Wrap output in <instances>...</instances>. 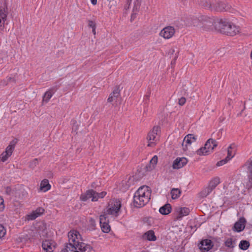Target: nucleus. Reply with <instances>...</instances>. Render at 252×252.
Instances as JSON below:
<instances>
[{"mask_svg": "<svg viewBox=\"0 0 252 252\" xmlns=\"http://www.w3.org/2000/svg\"><path fill=\"white\" fill-rule=\"evenodd\" d=\"M68 243L61 252H94L92 247L82 242L81 235L77 230L68 233Z\"/></svg>", "mask_w": 252, "mask_h": 252, "instance_id": "1", "label": "nucleus"}, {"mask_svg": "<svg viewBox=\"0 0 252 252\" xmlns=\"http://www.w3.org/2000/svg\"><path fill=\"white\" fill-rule=\"evenodd\" d=\"M199 5L202 8L214 12H235V9L225 0H201Z\"/></svg>", "mask_w": 252, "mask_h": 252, "instance_id": "2", "label": "nucleus"}, {"mask_svg": "<svg viewBox=\"0 0 252 252\" xmlns=\"http://www.w3.org/2000/svg\"><path fill=\"white\" fill-rule=\"evenodd\" d=\"M216 30L222 34L234 36L241 32V29L229 19L222 18L218 21L216 25Z\"/></svg>", "mask_w": 252, "mask_h": 252, "instance_id": "3", "label": "nucleus"}, {"mask_svg": "<svg viewBox=\"0 0 252 252\" xmlns=\"http://www.w3.org/2000/svg\"><path fill=\"white\" fill-rule=\"evenodd\" d=\"M151 189L148 186H143L140 187L133 196L134 205L137 208L144 206L151 199Z\"/></svg>", "mask_w": 252, "mask_h": 252, "instance_id": "4", "label": "nucleus"}, {"mask_svg": "<svg viewBox=\"0 0 252 252\" xmlns=\"http://www.w3.org/2000/svg\"><path fill=\"white\" fill-rule=\"evenodd\" d=\"M121 206V202L119 199H111L108 203L106 213L108 215L117 217L119 216Z\"/></svg>", "mask_w": 252, "mask_h": 252, "instance_id": "5", "label": "nucleus"}, {"mask_svg": "<svg viewBox=\"0 0 252 252\" xmlns=\"http://www.w3.org/2000/svg\"><path fill=\"white\" fill-rule=\"evenodd\" d=\"M220 19H217L215 17H208L202 15L200 17L199 20L202 22L203 27L206 30H211L214 28L216 30V25Z\"/></svg>", "mask_w": 252, "mask_h": 252, "instance_id": "6", "label": "nucleus"}, {"mask_svg": "<svg viewBox=\"0 0 252 252\" xmlns=\"http://www.w3.org/2000/svg\"><path fill=\"white\" fill-rule=\"evenodd\" d=\"M159 132L160 127L158 126H154L152 129L149 132L147 136L148 141V146L154 147L156 145L159 139Z\"/></svg>", "mask_w": 252, "mask_h": 252, "instance_id": "7", "label": "nucleus"}, {"mask_svg": "<svg viewBox=\"0 0 252 252\" xmlns=\"http://www.w3.org/2000/svg\"><path fill=\"white\" fill-rule=\"evenodd\" d=\"M7 6L5 2L1 3L0 5V33L5 28V22L6 20L8 11Z\"/></svg>", "mask_w": 252, "mask_h": 252, "instance_id": "8", "label": "nucleus"}, {"mask_svg": "<svg viewBox=\"0 0 252 252\" xmlns=\"http://www.w3.org/2000/svg\"><path fill=\"white\" fill-rule=\"evenodd\" d=\"M190 213V210L187 207H181L177 209L172 214L173 220L174 221L181 220L183 217L188 216Z\"/></svg>", "mask_w": 252, "mask_h": 252, "instance_id": "9", "label": "nucleus"}, {"mask_svg": "<svg viewBox=\"0 0 252 252\" xmlns=\"http://www.w3.org/2000/svg\"><path fill=\"white\" fill-rule=\"evenodd\" d=\"M175 29L174 27L168 26L164 28L159 32V35L165 39L172 38L175 34Z\"/></svg>", "mask_w": 252, "mask_h": 252, "instance_id": "10", "label": "nucleus"}, {"mask_svg": "<svg viewBox=\"0 0 252 252\" xmlns=\"http://www.w3.org/2000/svg\"><path fill=\"white\" fill-rule=\"evenodd\" d=\"M243 167L247 170L248 182L247 186L248 188H252V158H250L244 164Z\"/></svg>", "mask_w": 252, "mask_h": 252, "instance_id": "11", "label": "nucleus"}, {"mask_svg": "<svg viewBox=\"0 0 252 252\" xmlns=\"http://www.w3.org/2000/svg\"><path fill=\"white\" fill-rule=\"evenodd\" d=\"M213 246L212 241L209 239L202 240L198 245L199 248L202 252H208Z\"/></svg>", "mask_w": 252, "mask_h": 252, "instance_id": "12", "label": "nucleus"}, {"mask_svg": "<svg viewBox=\"0 0 252 252\" xmlns=\"http://www.w3.org/2000/svg\"><path fill=\"white\" fill-rule=\"evenodd\" d=\"M197 137L193 134L187 135L183 141L182 147L184 151L188 150V145H190L192 143L196 141Z\"/></svg>", "mask_w": 252, "mask_h": 252, "instance_id": "13", "label": "nucleus"}, {"mask_svg": "<svg viewBox=\"0 0 252 252\" xmlns=\"http://www.w3.org/2000/svg\"><path fill=\"white\" fill-rule=\"evenodd\" d=\"M246 222V220L244 218L242 217L240 218L239 220L235 223L232 228L233 230L237 232L243 231L245 227Z\"/></svg>", "mask_w": 252, "mask_h": 252, "instance_id": "14", "label": "nucleus"}, {"mask_svg": "<svg viewBox=\"0 0 252 252\" xmlns=\"http://www.w3.org/2000/svg\"><path fill=\"white\" fill-rule=\"evenodd\" d=\"M188 162L185 158H177L173 162L172 167L173 169H178L184 167Z\"/></svg>", "mask_w": 252, "mask_h": 252, "instance_id": "15", "label": "nucleus"}, {"mask_svg": "<svg viewBox=\"0 0 252 252\" xmlns=\"http://www.w3.org/2000/svg\"><path fill=\"white\" fill-rule=\"evenodd\" d=\"M120 87H116L113 91L110 94L107 99V102L111 103L114 101H116L117 98L120 96Z\"/></svg>", "mask_w": 252, "mask_h": 252, "instance_id": "16", "label": "nucleus"}, {"mask_svg": "<svg viewBox=\"0 0 252 252\" xmlns=\"http://www.w3.org/2000/svg\"><path fill=\"white\" fill-rule=\"evenodd\" d=\"M95 196V191L93 189L88 190L84 194H82L80 196L81 200L85 201L89 199H93V197Z\"/></svg>", "mask_w": 252, "mask_h": 252, "instance_id": "17", "label": "nucleus"}, {"mask_svg": "<svg viewBox=\"0 0 252 252\" xmlns=\"http://www.w3.org/2000/svg\"><path fill=\"white\" fill-rule=\"evenodd\" d=\"M44 212V209L43 208L39 207L36 210L33 211L31 214L28 215L29 219L33 220L43 214Z\"/></svg>", "mask_w": 252, "mask_h": 252, "instance_id": "18", "label": "nucleus"}, {"mask_svg": "<svg viewBox=\"0 0 252 252\" xmlns=\"http://www.w3.org/2000/svg\"><path fill=\"white\" fill-rule=\"evenodd\" d=\"M52 244H55V242L50 240H45L42 242V247L43 249L46 251V252H52L53 251Z\"/></svg>", "mask_w": 252, "mask_h": 252, "instance_id": "19", "label": "nucleus"}, {"mask_svg": "<svg viewBox=\"0 0 252 252\" xmlns=\"http://www.w3.org/2000/svg\"><path fill=\"white\" fill-rule=\"evenodd\" d=\"M142 239L150 241H155L157 240L156 236L153 230H150L145 232L142 235Z\"/></svg>", "mask_w": 252, "mask_h": 252, "instance_id": "20", "label": "nucleus"}, {"mask_svg": "<svg viewBox=\"0 0 252 252\" xmlns=\"http://www.w3.org/2000/svg\"><path fill=\"white\" fill-rule=\"evenodd\" d=\"M57 90V88H52L47 91L43 96L42 102H48Z\"/></svg>", "mask_w": 252, "mask_h": 252, "instance_id": "21", "label": "nucleus"}, {"mask_svg": "<svg viewBox=\"0 0 252 252\" xmlns=\"http://www.w3.org/2000/svg\"><path fill=\"white\" fill-rule=\"evenodd\" d=\"M218 145V142L212 138L209 139L205 144V146L209 151H212Z\"/></svg>", "mask_w": 252, "mask_h": 252, "instance_id": "22", "label": "nucleus"}, {"mask_svg": "<svg viewBox=\"0 0 252 252\" xmlns=\"http://www.w3.org/2000/svg\"><path fill=\"white\" fill-rule=\"evenodd\" d=\"M158 158L157 156H154L150 160L149 164L146 167L147 171H151L155 169L158 162Z\"/></svg>", "mask_w": 252, "mask_h": 252, "instance_id": "23", "label": "nucleus"}, {"mask_svg": "<svg viewBox=\"0 0 252 252\" xmlns=\"http://www.w3.org/2000/svg\"><path fill=\"white\" fill-rule=\"evenodd\" d=\"M51 185L49 183L48 180L43 179L40 183V190L43 192H46L50 189Z\"/></svg>", "mask_w": 252, "mask_h": 252, "instance_id": "24", "label": "nucleus"}, {"mask_svg": "<svg viewBox=\"0 0 252 252\" xmlns=\"http://www.w3.org/2000/svg\"><path fill=\"white\" fill-rule=\"evenodd\" d=\"M172 210L171 206L167 203L160 208L159 212L162 215H166L171 213Z\"/></svg>", "mask_w": 252, "mask_h": 252, "instance_id": "25", "label": "nucleus"}, {"mask_svg": "<svg viewBox=\"0 0 252 252\" xmlns=\"http://www.w3.org/2000/svg\"><path fill=\"white\" fill-rule=\"evenodd\" d=\"M220 178L218 177H215L212 180L210 181L209 185L207 187H208L209 190L212 191L220 184Z\"/></svg>", "mask_w": 252, "mask_h": 252, "instance_id": "26", "label": "nucleus"}, {"mask_svg": "<svg viewBox=\"0 0 252 252\" xmlns=\"http://www.w3.org/2000/svg\"><path fill=\"white\" fill-rule=\"evenodd\" d=\"M236 145L235 144H231L229 145L227 149V156L226 157L230 160L235 155L234 150L236 149Z\"/></svg>", "mask_w": 252, "mask_h": 252, "instance_id": "27", "label": "nucleus"}, {"mask_svg": "<svg viewBox=\"0 0 252 252\" xmlns=\"http://www.w3.org/2000/svg\"><path fill=\"white\" fill-rule=\"evenodd\" d=\"M224 245L227 248L233 249L236 245V239L228 238L225 240Z\"/></svg>", "mask_w": 252, "mask_h": 252, "instance_id": "28", "label": "nucleus"}, {"mask_svg": "<svg viewBox=\"0 0 252 252\" xmlns=\"http://www.w3.org/2000/svg\"><path fill=\"white\" fill-rule=\"evenodd\" d=\"M181 194V191L179 189L173 188L171 190V197L173 199L179 198Z\"/></svg>", "mask_w": 252, "mask_h": 252, "instance_id": "29", "label": "nucleus"}, {"mask_svg": "<svg viewBox=\"0 0 252 252\" xmlns=\"http://www.w3.org/2000/svg\"><path fill=\"white\" fill-rule=\"evenodd\" d=\"M239 248L242 250H246L250 247V242L247 240H242L239 245Z\"/></svg>", "mask_w": 252, "mask_h": 252, "instance_id": "30", "label": "nucleus"}, {"mask_svg": "<svg viewBox=\"0 0 252 252\" xmlns=\"http://www.w3.org/2000/svg\"><path fill=\"white\" fill-rule=\"evenodd\" d=\"M108 214L107 213L105 212L104 214L101 215L99 217V221H100V224H105V223H108L109 222V219L107 217Z\"/></svg>", "mask_w": 252, "mask_h": 252, "instance_id": "31", "label": "nucleus"}, {"mask_svg": "<svg viewBox=\"0 0 252 252\" xmlns=\"http://www.w3.org/2000/svg\"><path fill=\"white\" fill-rule=\"evenodd\" d=\"M106 194L107 193L106 191H102L100 193H98L95 191V196L93 197V199H92V201H96L99 198H103L106 195Z\"/></svg>", "mask_w": 252, "mask_h": 252, "instance_id": "32", "label": "nucleus"}, {"mask_svg": "<svg viewBox=\"0 0 252 252\" xmlns=\"http://www.w3.org/2000/svg\"><path fill=\"white\" fill-rule=\"evenodd\" d=\"M100 225L102 231L104 233H108L110 231L111 227L109 224V222L105 223V224H100Z\"/></svg>", "mask_w": 252, "mask_h": 252, "instance_id": "33", "label": "nucleus"}, {"mask_svg": "<svg viewBox=\"0 0 252 252\" xmlns=\"http://www.w3.org/2000/svg\"><path fill=\"white\" fill-rule=\"evenodd\" d=\"M11 82L14 83L16 82V79L15 77L7 76L6 77V80H3L1 81V83L3 85H7L8 83Z\"/></svg>", "mask_w": 252, "mask_h": 252, "instance_id": "34", "label": "nucleus"}, {"mask_svg": "<svg viewBox=\"0 0 252 252\" xmlns=\"http://www.w3.org/2000/svg\"><path fill=\"white\" fill-rule=\"evenodd\" d=\"M209 152L210 151L207 150L205 146L204 147L200 148L196 151L197 155L199 156L207 155Z\"/></svg>", "mask_w": 252, "mask_h": 252, "instance_id": "35", "label": "nucleus"}, {"mask_svg": "<svg viewBox=\"0 0 252 252\" xmlns=\"http://www.w3.org/2000/svg\"><path fill=\"white\" fill-rule=\"evenodd\" d=\"M10 157L8 154L3 152L0 155V162H5Z\"/></svg>", "mask_w": 252, "mask_h": 252, "instance_id": "36", "label": "nucleus"}, {"mask_svg": "<svg viewBox=\"0 0 252 252\" xmlns=\"http://www.w3.org/2000/svg\"><path fill=\"white\" fill-rule=\"evenodd\" d=\"M211 192L212 190H209L208 187H207L206 189L201 191L200 194L202 197H205L209 195Z\"/></svg>", "mask_w": 252, "mask_h": 252, "instance_id": "37", "label": "nucleus"}, {"mask_svg": "<svg viewBox=\"0 0 252 252\" xmlns=\"http://www.w3.org/2000/svg\"><path fill=\"white\" fill-rule=\"evenodd\" d=\"M6 229L4 227L0 224V239L3 238L6 234Z\"/></svg>", "mask_w": 252, "mask_h": 252, "instance_id": "38", "label": "nucleus"}, {"mask_svg": "<svg viewBox=\"0 0 252 252\" xmlns=\"http://www.w3.org/2000/svg\"><path fill=\"white\" fill-rule=\"evenodd\" d=\"M38 164V161L37 158H34L33 160L30 162L29 167L33 169Z\"/></svg>", "mask_w": 252, "mask_h": 252, "instance_id": "39", "label": "nucleus"}, {"mask_svg": "<svg viewBox=\"0 0 252 252\" xmlns=\"http://www.w3.org/2000/svg\"><path fill=\"white\" fill-rule=\"evenodd\" d=\"M14 149L13 147H11L10 146H8L5 149V151H4L5 153L8 154L10 156L12 155Z\"/></svg>", "mask_w": 252, "mask_h": 252, "instance_id": "40", "label": "nucleus"}, {"mask_svg": "<svg viewBox=\"0 0 252 252\" xmlns=\"http://www.w3.org/2000/svg\"><path fill=\"white\" fill-rule=\"evenodd\" d=\"M229 160L228 159H227L226 158H225V159L221 160L218 161L216 165L217 166H222V165L225 164V163H226Z\"/></svg>", "mask_w": 252, "mask_h": 252, "instance_id": "41", "label": "nucleus"}, {"mask_svg": "<svg viewBox=\"0 0 252 252\" xmlns=\"http://www.w3.org/2000/svg\"><path fill=\"white\" fill-rule=\"evenodd\" d=\"M186 98L185 97H182L178 99V104L180 106H183L186 102Z\"/></svg>", "mask_w": 252, "mask_h": 252, "instance_id": "42", "label": "nucleus"}, {"mask_svg": "<svg viewBox=\"0 0 252 252\" xmlns=\"http://www.w3.org/2000/svg\"><path fill=\"white\" fill-rule=\"evenodd\" d=\"M88 27L93 29L96 28V24L92 20H88Z\"/></svg>", "mask_w": 252, "mask_h": 252, "instance_id": "43", "label": "nucleus"}, {"mask_svg": "<svg viewBox=\"0 0 252 252\" xmlns=\"http://www.w3.org/2000/svg\"><path fill=\"white\" fill-rule=\"evenodd\" d=\"M18 139L17 138H14L9 143V146H10V147H13L14 149L15 148V145L18 142Z\"/></svg>", "mask_w": 252, "mask_h": 252, "instance_id": "44", "label": "nucleus"}, {"mask_svg": "<svg viewBox=\"0 0 252 252\" xmlns=\"http://www.w3.org/2000/svg\"><path fill=\"white\" fill-rule=\"evenodd\" d=\"M4 208L3 199L0 197V211H2Z\"/></svg>", "mask_w": 252, "mask_h": 252, "instance_id": "45", "label": "nucleus"}, {"mask_svg": "<svg viewBox=\"0 0 252 252\" xmlns=\"http://www.w3.org/2000/svg\"><path fill=\"white\" fill-rule=\"evenodd\" d=\"M5 191L7 195H10L12 192L11 188L10 187H6L5 189Z\"/></svg>", "mask_w": 252, "mask_h": 252, "instance_id": "46", "label": "nucleus"}, {"mask_svg": "<svg viewBox=\"0 0 252 252\" xmlns=\"http://www.w3.org/2000/svg\"><path fill=\"white\" fill-rule=\"evenodd\" d=\"M89 222H90V223L92 226V228L93 229L94 228V226H95V221H94V220L92 219V218H91L90 219V220H89Z\"/></svg>", "mask_w": 252, "mask_h": 252, "instance_id": "47", "label": "nucleus"}, {"mask_svg": "<svg viewBox=\"0 0 252 252\" xmlns=\"http://www.w3.org/2000/svg\"><path fill=\"white\" fill-rule=\"evenodd\" d=\"M150 93H148V94H146L145 95H144V100L147 102V101H148L149 100V99H150Z\"/></svg>", "mask_w": 252, "mask_h": 252, "instance_id": "48", "label": "nucleus"}, {"mask_svg": "<svg viewBox=\"0 0 252 252\" xmlns=\"http://www.w3.org/2000/svg\"><path fill=\"white\" fill-rule=\"evenodd\" d=\"M137 3H136V2H134V7H133V11L134 10H136L137 11V7H139L140 3H139V2L138 1V0H137Z\"/></svg>", "mask_w": 252, "mask_h": 252, "instance_id": "49", "label": "nucleus"}, {"mask_svg": "<svg viewBox=\"0 0 252 252\" xmlns=\"http://www.w3.org/2000/svg\"><path fill=\"white\" fill-rule=\"evenodd\" d=\"M132 0H126V5H128L127 9H129L131 4Z\"/></svg>", "mask_w": 252, "mask_h": 252, "instance_id": "50", "label": "nucleus"}, {"mask_svg": "<svg viewBox=\"0 0 252 252\" xmlns=\"http://www.w3.org/2000/svg\"><path fill=\"white\" fill-rule=\"evenodd\" d=\"M227 104L228 105L230 106L232 104V100L230 98H228Z\"/></svg>", "mask_w": 252, "mask_h": 252, "instance_id": "51", "label": "nucleus"}, {"mask_svg": "<svg viewBox=\"0 0 252 252\" xmlns=\"http://www.w3.org/2000/svg\"><path fill=\"white\" fill-rule=\"evenodd\" d=\"M92 3L93 5H96L97 3V0H91Z\"/></svg>", "mask_w": 252, "mask_h": 252, "instance_id": "52", "label": "nucleus"}, {"mask_svg": "<svg viewBox=\"0 0 252 252\" xmlns=\"http://www.w3.org/2000/svg\"><path fill=\"white\" fill-rule=\"evenodd\" d=\"M95 29L96 28H94L92 29V32L94 35L96 34Z\"/></svg>", "mask_w": 252, "mask_h": 252, "instance_id": "53", "label": "nucleus"}, {"mask_svg": "<svg viewBox=\"0 0 252 252\" xmlns=\"http://www.w3.org/2000/svg\"><path fill=\"white\" fill-rule=\"evenodd\" d=\"M246 108V107H245V102L244 103V108L243 109V110L241 111V112L240 113V115H241L242 114V112Z\"/></svg>", "mask_w": 252, "mask_h": 252, "instance_id": "54", "label": "nucleus"}, {"mask_svg": "<svg viewBox=\"0 0 252 252\" xmlns=\"http://www.w3.org/2000/svg\"><path fill=\"white\" fill-rule=\"evenodd\" d=\"M72 129H73V130L74 129L75 131H77V129H78V126H77L75 128H74V127H73Z\"/></svg>", "mask_w": 252, "mask_h": 252, "instance_id": "55", "label": "nucleus"}, {"mask_svg": "<svg viewBox=\"0 0 252 252\" xmlns=\"http://www.w3.org/2000/svg\"><path fill=\"white\" fill-rule=\"evenodd\" d=\"M127 7H128V5H126H126H125V9H127Z\"/></svg>", "mask_w": 252, "mask_h": 252, "instance_id": "56", "label": "nucleus"}, {"mask_svg": "<svg viewBox=\"0 0 252 252\" xmlns=\"http://www.w3.org/2000/svg\"><path fill=\"white\" fill-rule=\"evenodd\" d=\"M187 0H182V1L184 3H185V2H186Z\"/></svg>", "mask_w": 252, "mask_h": 252, "instance_id": "57", "label": "nucleus"}, {"mask_svg": "<svg viewBox=\"0 0 252 252\" xmlns=\"http://www.w3.org/2000/svg\"><path fill=\"white\" fill-rule=\"evenodd\" d=\"M112 5H109V9L112 8Z\"/></svg>", "mask_w": 252, "mask_h": 252, "instance_id": "58", "label": "nucleus"}, {"mask_svg": "<svg viewBox=\"0 0 252 252\" xmlns=\"http://www.w3.org/2000/svg\"><path fill=\"white\" fill-rule=\"evenodd\" d=\"M134 16V14H132L131 15V18H133Z\"/></svg>", "mask_w": 252, "mask_h": 252, "instance_id": "59", "label": "nucleus"}, {"mask_svg": "<svg viewBox=\"0 0 252 252\" xmlns=\"http://www.w3.org/2000/svg\"><path fill=\"white\" fill-rule=\"evenodd\" d=\"M251 57L252 59V50L251 54Z\"/></svg>", "mask_w": 252, "mask_h": 252, "instance_id": "60", "label": "nucleus"}, {"mask_svg": "<svg viewBox=\"0 0 252 252\" xmlns=\"http://www.w3.org/2000/svg\"><path fill=\"white\" fill-rule=\"evenodd\" d=\"M240 102H241V104L243 103V101H242Z\"/></svg>", "mask_w": 252, "mask_h": 252, "instance_id": "61", "label": "nucleus"}]
</instances>
